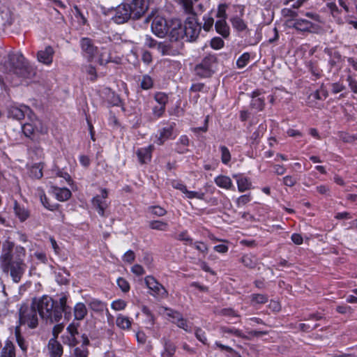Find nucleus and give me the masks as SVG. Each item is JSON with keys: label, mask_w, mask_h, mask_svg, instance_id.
I'll use <instances>...</instances> for the list:
<instances>
[{"label": "nucleus", "mask_w": 357, "mask_h": 357, "mask_svg": "<svg viewBox=\"0 0 357 357\" xmlns=\"http://www.w3.org/2000/svg\"><path fill=\"white\" fill-rule=\"evenodd\" d=\"M32 301L40 317L46 321L59 322L63 313L67 319L71 317V307L67 305V297L65 295L59 298V303L48 296L34 298Z\"/></svg>", "instance_id": "nucleus-2"}, {"label": "nucleus", "mask_w": 357, "mask_h": 357, "mask_svg": "<svg viewBox=\"0 0 357 357\" xmlns=\"http://www.w3.org/2000/svg\"><path fill=\"white\" fill-rule=\"evenodd\" d=\"M268 301V297L266 294H252L250 296V301L252 305L256 304H264Z\"/></svg>", "instance_id": "nucleus-41"}, {"label": "nucleus", "mask_w": 357, "mask_h": 357, "mask_svg": "<svg viewBox=\"0 0 357 357\" xmlns=\"http://www.w3.org/2000/svg\"><path fill=\"white\" fill-rule=\"evenodd\" d=\"M1 357H15V346L10 340H7L1 353Z\"/></svg>", "instance_id": "nucleus-34"}, {"label": "nucleus", "mask_w": 357, "mask_h": 357, "mask_svg": "<svg viewBox=\"0 0 357 357\" xmlns=\"http://www.w3.org/2000/svg\"><path fill=\"white\" fill-rule=\"evenodd\" d=\"M195 337L201 342H202L204 344H206L207 343V338L205 335V332L204 331H202V328H197L196 330H195Z\"/></svg>", "instance_id": "nucleus-57"}, {"label": "nucleus", "mask_w": 357, "mask_h": 357, "mask_svg": "<svg viewBox=\"0 0 357 357\" xmlns=\"http://www.w3.org/2000/svg\"><path fill=\"white\" fill-rule=\"evenodd\" d=\"M169 31H168L169 36L171 40L178 41L180 40H185L184 31L183 24L178 19L170 20Z\"/></svg>", "instance_id": "nucleus-12"}, {"label": "nucleus", "mask_w": 357, "mask_h": 357, "mask_svg": "<svg viewBox=\"0 0 357 357\" xmlns=\"http://www.w3.org/2000/svg\"><path fill=\"white\" fill-rule=\"evenodd\" d=\"M215 31L222 38H227L230 35V28L226 20H218L215 24Z\"/></svg>", "instance_id": "nucleus-21"}, {"label": "nucleus", "mask_w": 357, "mask_h": 357, "mask_svg": "<svg viewBox=\"0 0 357 357\" xmlns=\"http://www.w3.org/2000/svg\"><path fill=\"white\" fill-rule=\"evenodd\" d=\"M87 313L86 306L83 303H77L74 307V315L76 319H82Z\"/></svg>", "instance_id": "nucleus-39"}, {"label": "nucleus", "mask_w": 357, "mask_h": 357, "mask_svg": "<svg viewBox=\"0 0 357 357\" xmlns=\"http://www.w3.org/2000/svg\"><path fill=\"white\" fill-rule=\"evenodd\" d=\"M241 8L240 16L236 15L230 19L232 27L238 32H243L248 29V25L244 20L242 18L244 14V6H238Z\"/></svg>", "instance_id": "nucleus-18"}, {"label": "nucleus", "mask_w": 357, "mask_h": 357, "mask_svg": "<svg viewBox=\"0 0 357 357\" xmlns=\"http://www.w3.org/2000/svg\"><path fill=\"white\" fill-rule=\"evenodd\" d=\"M29 121L22 126V131L27 137H31L36 133H46L47 127L37 118L34 114L29 115Z\"/></svg>", "instance_id": "nucleus-5"}, {"label": "nucleus", "mask_w": 357, "mask_h": 357, "mask_svg": "<svg viewBox=\"0 0 357 357\" xmlns=\"http://www.w3.org/2000/svg\"><path fill=\"white\" fill-rule=\"evenodd\" d=\"M10 72L23 79H31L36 75L35 68H10Z\"/></svg>", "instance_id": "nucleus-24"}, {"label": "nucleus", "mask_w": 357, "mask_h": 357, "mask_svg": "<svg viewBox=\"0 0 357 357\" xmlns=\"http://www.w3.org/2000/svg\"><path fill=\"white\" fill-rule=\"evenodd\" d=\"M43 165L42 163H35L30 168V176L34 178H40L43 177Z\"/></svg>", "instance_id": "nucleus-38"}, {"label": "nucleus", "mask_w": 357, "mask_h": 357, "mask_svg": "<svg viewBox=\"0 0 357 357\" xmlns=\"http://www.w3.org/2000/svg\"><path fill=\"white\" fill-rule=\"evenodd\" d=\"M32 114L30 108L26 105L15 106L11 105L8 108V116L16 120H21L25 115Z\"/></svg>", "instance_id": "nucleus-13"}, {"label": "nucleus", "mask_w": 357, "mask_h": 357, "mask_svg": "<svg viewBox=\"0 0 357 357\" xmlns=\"http://www.w3.org/2000/svg\"><path fill=\"white\" fill-rule=\"evenodd\" d=\"M154 147L153 145H149L147 147L141 148L137 151V155L141 164H146L151 161V153Z\"/></svg>", "instance_id": "nucleus-20"}, {"label": "nucleus", "mask_w": 357, "mask_h": 357, "mask_svg": "<svg viewBox=\"0 0 357 357\" xmlns=\"http://www.w3.org/2000/svg\"><path fill=\"white\" fill-rule=\"evenodd\" d=\"M149 226L151 229L158 231H167L169 227L167 222L162 220H152L149 223Z\"/></svg>", "instance_id": "nucleus-40"}, {"label": "nucleus", "mask_w": 357, "mask_h": 357, "mask_svg": "<svg viewBox=\"0 0 357 357\" xmlns=\"http://www.w3.org/2000/svg\"><path fill=\"white\" fill-rule=\"evenodd\" d=\"M146 287L151 291L154 297L166 298L168 292L162 284L159 283L153 276H146L144 279Z\"/></svg>", "instance_id": "nucleus-9"}, {"label": "nucleus", "mask_w": 357, "mask_h": 357, "mask_svg": "<svg viewBox=\"0 0 357 357\" xmlns=\"http://www.w3.org/2000/svg\"><path fill=\"white\" fill-rule=\"evenodd\" d=\"M185 40L192 42L195 41L199 37L202 26L199 22L198 17L188 16L183 24Z\"/></svg>", "instance_id": "nucleus-4"}, {"label": "nucleus", "mask_w": 357, "mask_h": 357, "mask_svg": "<svg viewBox=\"0 0 357 357\" xmlns=\"http://www.w3.org/2000/svg\"><path fill=\"white\" fill-rule=\"evenodd\" d=\"M192 245H194L195 248L202 253L206 254L208 252V247L203 242H196L193 243Z\"/></svg>", "instance_id": "nucleus-63"}, {"label": "nucleus", "mask_w": 357, "mask_h": 357, "mask_svg": "<svg viewBox=\"0 0 357 357\" xmlns=\"http://www.w3.org/2000/svg\"><path fill=\"white\" fill-rule=\"evenodd\" d=\"M116 324L120 328L126 330L129 329L131 327L132 322L128 317L119 314L116 317Z\"/></svg>", "instance_id": "nucleus-37"}, {"label": "nucleus", "mask_w": 357, "mask_h": 357, "mask_svg": "<svg viewBox=\"0 0 357 357\" xmlns=\"http://www.w3.org/2000/svg\"><path fill=\"white\" fill-rule=\"evenodd\" d=\"M38 310L31 303L30 307L22 305L20 310V325L26 324L31 328H35L38 324Z\"/></svg>", "instance_id": "nucleus-3"}, {"label": "nucleus", "mask_w": 357, "mask_h": 357, "mask_svg": "<svg viewBox=\"0 0 357 357\" xmlns=\"http://www.w3.org/2000/svg\"><path fill=\"white\" fill-rule=\"evenodd\" d=\"M250 59V54L248 52L243 53L236 61L237 67H245L248 64Z\"/></svg>", "instance_id": "nucleus-47"}, {"label": "nucleus", "mask_w": 357, "mask_h": 357, "mask_svg": "<svg viewBox=\"0 0 357 357\" xmlns=\"http://www.w3.org/2000/svg\"><path fill=\"white\" fill-rule=\"evenodd\" d=\"M79 344L76 345L74 349L75 357H87L88 356V345L89 340L88 336L86 334H83L79 339Z\"/></svg>", "instance_id": "nucleus-16"}, {"label": "nucleus", "mask_w": 357, "mask_h": 357, "mask_svg": "<svg viewBox=\"0 0 357 357\" xmlns=\"http://www.w3.org/2000/svg\"><path fill=\"white\" fill-rule=\"evenodd\" d=\"M96 93L102 100L114 105H118L121 102L119 96L108 87H101Z\"/></svg>", "instance_id": "nucleus-14"}, {"label": "nucleus", "mask_w": 357, "mask_h": 357, "mask_svg": "<svg viewBox=\"0 0 357 357\" xmlns=\"http://www.w3.org/2000/svg\"><path fill=\"white\" fill-rule=\"evenodd\" d=\"M237 185L238 191L243 192L251 189L252 183L249 178L241 176L237 178Z\"/></svg>", "instance_id": "nucleus-35"}, {"label": "nucleus", "mask_w": 357, "mask_h": 357, "mask_svg": "<svg viewBox=\"0 0 357 357\" xmlns=\"http://www.w3.org/2000/svg\"><path fill=\"white\" fill-rule=\"evenodd\" d=\"M179 3L183 9L185 14L189 16L197 17V14L195 13L193 6V2L192 0H179Z\"/></svg>", "instance_id": "nucleus-33"}, {"label": "nucleus", "mask_w": 357, "mask_h": 357, "mask_svg": "<svg viewBox=\"0 0 357 357\" xmlns=\"http://www.w3.org/2000/svg\"><path fill=\"white\" fill-rule=\"evenodd\" d=\"M264 130H265V128L262 125H260L259 126L258 129L255 132H253V134L251 137L252 139L255 141L257 140L262 136Z\"/></svg>", "instance_id": "nucleus-64"}, {"label": "nucleus", "mask_w": 357, "mask_h": 357, "mask_svg": "<svg viewBox=\"0 0 357 357\" xmlns=\"http://www.w3.org/2000/svg\"><path fill=\"white\" fill-rule=\"evenodd\" d=\"M149 211L153 215L158 217L164 216L167 213V211L159 206H150L149 208Z\"/></svg>", "instance_id": "nucleus-49"}, {"label": "nucleus", "mask_w": 357, "mask_h": 357, "mask_svg": "<svg viewBox=\"0 0 357 357\" xmlns=\"http://www.w3.org/2000/svg\"><path fill=\"white\" fill-rule=\"evenodd\" d=\"M126 306V303L121 299L116 300L112 302V307L115 310H123Z\"/></svg>", "instance_id": "nucleus-58"}, {"label": "nucleus", "mask_w": 357, "mask_h": 357, "mask_svg": "<svg viewBox=\"0 0 357 357\" xmlns=\"http://www.w3.org/2000/svg\"><path fill=\"white\" fill-rule=\"evenodd\" d=\"M6 65L10 67H22L29 65V63L26 60L22 53L13 52L8 54Z\"/></svg>", "instance_id": "nucleus-15"}, {"label": "nucleus", "mask_w": 357, "mask_h": 357, "mask_svg": "<svg viewBox=\"0 0 357 357\" xmlns=\"http://www.w3.org/2000/svg\"><path fill=\"white\" fill-rule=\"evenodd\" d=\"M53 193L60 202L68 200L71 197V192L66 188L52 187Z\"/></svg>", "instance_id": "nucleus-27"}, {"label": "nucleus", "mask_w": 357, "mask_h": 357, "mask_svg": "<svg viewBox=\"0 0 357 357\" xmlns=\"http://www.w3.org/2000/svg\"><path fill=\"white\" fill-rule=\"evenodd\" d=\"M170 20L160 16H155L151 23V31L158 38H164L168 34Z\"/></svg>", "instance_id": "nucleus-6"}, {"label": "nucleus", "mask_w": 357, "mask_h": 357, "mask_svg": "<svg viewBox=\"0 0 357 357\" xmlns=\"http://www.w3.org/2000/svg\"><path fill=\"white\" fill-rule=\"evenodd\" d=\"M40 201L43 204V205L47 209L50 210V211H54L55 208H56V206L55 205H51L50 203H49V200L47 199V197H46V195L45 194H43L40 195Z\"/></svg>", "instance_id": "nucleus-61"}, {"label": "nucleus", "mask_w": 357, "mask_h": 357, "mask_svg": "<svg viewBox=\"0 0 357 357\" xmlns=\"http://www.w3.org/2000/svg\"><path fill=\"white\" fill-rule=\"evenodd\" d=\"M153 86V81L151 77L144 75L141 82V87L143 89L147 90Z\"/></svg>", "instance_id": "nucleus-55"}, {"label": "nucleus", "mask_w": 357, "mask_h": 357, "mask_svg": "<svg viewBox=\"0 0 357 357\" xmlns=\"http://www.w3.org/2000/svg\"><path fill=\"white\" fill-rule=\"evenodd\" d=\"M339 137L344 142H347V143H352L354 141L357 140V136L350 135V134L344 132H340Z\"/></svg>", "instance_id": "nucleus-52"}, {"label": "nucleus", "mask_w": 357, "mask_h": 357, "mask_svg": "<svg viewBox=\"0 0 357 357\" xmlns=\"http://www.w3.org/2000/svg\"><path fill=\"white\" fill-rule=\"evenodd\" d=\"M117 284L123 292H128L130 290L129 283L124 278H119L117 280Z\"/></svg>", "instance_id": "nucleus-56"}, {"label": "nucleus", "mask_w": 357, "mask_h": 357, "mask_svg": "<svg viewBox=\"0 0 357 357\" xmlns=\"http://www.w3.org/2000/svg\"><path fill=\"white\" fill-rule=\"evenodd\" d=\"M54 51L50 46L46 47L44 50L37 53V59L43 65L49 66L52 62Z\"/></svg>", "instance_id": "nucleus-17"}, {"label": "nucleus", "mask_w": 357, "mask_h": 357, "mask_svg": "<svg viewBox=\"0 0 357 357\" xmlns=\"http://www.w3.org/2000/svg\"><path fill=\"white\" fill-rule=\"evenodd\" d=\"M154 99L160 106L166 108V105L168 102V96L163 92H157L154 95Z\"/></svg>", "instance_id": "nucleus-44"}, {"label": "nucleus", "mask_w": 357, "mask_h": 357, "mask_svg": "<svg viewBox=\"0 0 357 357\" xmlns=\"http://www.w3.org/2000/svg\"><path fill=\"white\" fill-rule=\"evenodd\" d=\"M214 181L215 184L221 188L229 190L231 189V187L233 186L231 179L227 176H218L217 177L215 178Z\"/></svg>", "instance_id": "nucleus-29"}, {"label": "nucleus", "mask_w": 357, "mask_h": 357, "mask_svg": "<svg viewBox=\"0 0 357 357\" xmlns=\"http://www.w3.org/2000/svg\"><path fill=\"white\" fill-rule=\"evenodd\" d=\"M189 139L186 135H182L176 143L175 151L179 154H183L188 151Z\"/></svg>", "instance_id": "nucleus-28"}, {"label": "nucleus", "mask_w": 357, "mask_h": 357, "mask_svg": "<svg viewBox=\"0 0 357 357\" xmlns=\"http://www.w3.org/2000/svg\"><path fill=\"white\" fill-rule=\"evenodd\" d=\"M175 324L178 327L185 330V331H190V328H189L187 324V320L183 319V316H181V317L179 318V319L175 322Z\"/></svg>", "instance_id": "nucleus-62"}, {"label": "nucleus", "mask_w": 357, "mask_h": 357, "mask_svg": "<svg viewBox=\"0 0 357 357\" xmlns=\"http://www.w3.org/2000/svg\"><path fill=\"white\" fill-rule=\"evenodd\" d=\"M96 63L100 66H105L110 62V56L105 49L100 50L91 43V63Z\"/></svg>", "instance_id": "nucleus-11"}, {"label": "nucleus", "mask_w": 357, "mask_h": 357, "mask_svg": "<svg viewBox=\"0 0 357 357\" xmlns=\"http://www.w3.org/2000/svg\"><path fill=\"white\" fill-rule=\"evenodd\" d=\"M164 344V351L162 352L163 357H173L176 349V345L169 339L163 337L162 339Z\"/></svg>", "instance_id": "nucleus-26"}, {"label": "nucleus", "mask_w": 357, "mask_h": 357, "mask_svg": "<svg viewBox=\"0 0 357 357\" xmlns=\"http://www.w3.org/2000/svg\"><path fill=\"white\" fill-rule=\"evenodd\" d=\"M91 310L100 314H102L105 311L108 312L106 305L97 299L91 301Z\"/></svg>", "instance_id": "nucleus-36"}, {"label": "nucleus", "mask_w": 357, "mask_h": 357, "mask_svg": "<svg viewBox=\"0 0 357 357\" xmlns=\"http://www.w3.org/2000/svg\"><path fill=\"white\" fill-rule=\"evenodd\" d=\"M14 211L20 221H25L29 217V211L24 206H20L17 201L14 202Z\"/></svg>", "instance_id": "nucleus-31"}, {"label": "nucleus", "mask_w": 357, "mask_h": 357, "mask_svg": "<svg viewBox=\"0 0 357 357\" xmlns=\"http://www.w3.org/2000/svg\"><path fill=\"white\" fill-rule=\"evenodd\" d=\"M67 331L69 333V336L66 337V339L63 340V343L72 347L79 344V338L76 337V335H78L77 327L73 324H70L67 327Z\"/></svg>", "instance_id": "nucleus-19"}, {"label": "nucleus", "mask_w": 357, "mask_h": 357, "mask_svg": "<svg viewBox=\"0 0 357 357\" xmlns=\"http://www.w3.org/2000/svg\"><path fill=\"white\" fill-rule=\"evenodd\" d=\"M128 6L130 8V12L133 20L141 18L146 12L149 6V0H132Z\"/></svg>", "instance_id": "nucleus-10"}, {"label": "nucleus", "mask_w": 357, "mask_h": 357, "mask_svg": "<svg viewBox=\"0 0 357 357\" xmlns=\"http://www.w3.org/2000/svg\"><path fill=\"white\" fill-rule=\"evenodd\" d=\"M187 197L189 199L197 198L199 199H203L204 198V193L195 191H189L187 190L185 192Z\"/></svg>", "instance_id": "nucleus-59"}, {"label": "nucleus", "mask_w": 357, "mask_h": 357, "mask_svg": "<svg viewBox=\"0 0 357 357\" xmlns=\"http://www.w3.org/2000/svg\"><path fill=\"white\" fill-rule=\"evenodd\" d=\"M241 261L244 264V266L250 268H254L256 265V261L251 255H246L243 256L241 259Z\"/></svg>", "instance_id": "nucleus-46"}, {"label": "nucleus", "mask_w": 357, "mask_h": 357, "mask_svg": "<svg viewBox=\"0 0 357 357\" xmlns=\"http://www.w3.org/2000/svg\"><path fill=\"white\" fill-rule=\"evenodd\" d=\"M165 109L166 108L163 107L162 106H160V105H156V106L153 107L152 109V114H153V119H158L160 118L164 114V113L165 112Z\"/></svg>", "instance_id": "nucleus-53"}, {"label": "nucleus", "mask_w": 357, "mask_h": 357, "mask_svg": "<svg viewBox=\"0 0 357 357\" xmlns=\"http://www.w3.org/2000/svg\"><path fill=\"white\" fill-rule=\"evenodd\" d=\"M107 190L101 189L100 195L95 196L91 201L93 208L102 217L107 216L105 212L109 206V204L107 202Z\"/></svg>", "instance_id": "nucleus-8"}, {"label": "nucleus", "mask_w": 357, "mask_h": 357, "mask_svg": "<svg viewBox=\"0 0 357 357\" xmlns=\"http://www.w3.org/2000/svg\"><path fill=\"white\" fill-rule=\"evenodd\" d=\"M260 95L261 92L259 90L255 91L252 93L251 106L258 110H262L265 105L264 99L259 97Z\"/></svg>", "instance_id": "nucleus-30"}, {"label": "nucleus", "mask_w": 357, "mask_h": 357, "mask_svg": "<svg viewBox=\"0 0 357 357\" xmlns=\"http://www.w3.org/2000/svg\"><path fill=\"white\" fill-rule=\"evenodd\" d=\"M228 8V4L226 3H222L218 4L217 13L215 17L219 18V20H227V9Z\"/></svg>", "instance_id": "nucleus-43"}, {"label": "nucleus", "mask_w": 357, "mask_h": 357, "mask_svg": "<svg viewBox=\"0 0 357 357\" xmlns=\"http://www.w3.org/2000/svg\"><path fill=\"white\" fill-rule=\"evenodd\" d=\"M218 314L225 317H238L239 315L232 308H223L218 312Z\"/></svg>", "instance_id": "nucleus-54"}, {"label": "nucleus", "mask_w": 357, "mask_h": 357, "mask_svg": "<svg viewBox=\"0 0 357 357\" xmlns=\"http://www.w3.org/2000/svg\"><path fill=\"white\" fill-rule=\"evenodd\" d=\"M220 149L221 152V160L222 163L225 165L228 164L231 160V154L229 149L225 146H221Z\"/></svg>", "instance_id": "nucleus-48"}, {"label": "nucleus", "mask_w": 357, "mask_h": 357, "mask_svg": "<svg viewBox=\"0 0 357 357\" xmlns=\"http://www.w3.org/2000/svg\"><path fill=\"white\" fill-rule=\"evenodd\" d=\"M211 12L212 11H211L208 14H205L203 16L204 24H203L202 28L206 32L210 31L212 29L213 24H214V19L211 15Z\"/></svg>", "instance_id": "nucleus-42"}, {"label": "nucleus", "mask_w": 357, "mask_h": 357, "mask_svg": "<svg viewBox=\"0 0 357 357\" xmlns=\"http://www.w3.org/2000/svg\"><path fill=\"white\" fill-rule=\"evenodd\" d=\"M295 29L301 32H308L313 27V24L305 19H296L291 26Z\"/></svg>", "instance_id": "nucleus-23"}, {"label": "nucleus", "mask_w": 357, "mask_h": 357, "mask_svg": "<svg viewBox=\"0 0 357 357\" xmlns=\"http://www.w3.org/2000/svg\"><path fill=\"white\" fill-rule=\"evenodd\" d=\"M15 336L19 347L21 348L22 351H26L27 349V347L25 344L24 340L20 335L19 326H17L15 328Z\"/></svg>", "instance_id": "nucleus-50"}, {"label": "nucleus", "mask_w": 357, "mask_h": 357, "mask_svg": "<svg viewBox=\"0 0 357 357\" xmlns=\"http://www.w3.org/2000/svg\"><path fill=\"white\" fill-rule=\"evenodd\" d=\"M175 123L168 126L167 127L163 128L160 131L159 137H157L155 143L158 145H162L164 142L168 139L172 135L173 129Z\"/></svg>", "instance_id": "nucleus-25"}, {"label": "nucleus", "mask_w": 357, "mask_h": 357, "mask_svg": "<svg viewBox=\"0 0 357 357\" xmlns=\"http://www.w3.org/2000/svg\"><path fill=\"white\" fill-rule=\"evenodd\" d=\"M195 74L201 78L210 77L214 73L211 68H194Z\"/></svg>", "instance_id": "nucleus-45"}, {"label": "nucleus", "mask_w": 357, "mask_h": 357, "mask_svg": "<svg viewBox=\"0 0 357 357\" xmlns=\"http://www.w3.org/2000/svg\"><path fill=\"white\" fill-rule=\"evenodd\" d=\"M114 13L112 20L118 24H123L130 19H132L130 8L128 6V3H121L116 8Z\"/></svg>", "instance_id": "nucleus-7"}, {"label": "nucleus", "mask_w": 357, "mask_h": 357, "mask_svg": "<svg viewBox=\"0 0 357 357\" xmlns=\"http://www.w3.org/2000/svg\"><path fill=\"white\" fill-rule=\"evenodd\" d=\"M220 331L222 333H229L235 335L236 337H241L245 340H250V337L248 335H245L242 331L235 328H229L227 326H222L220 327Z\"/></svg>", "instance_id": "nucleus-32"}, {"label": "nucleus", "mask_w": 357, "mask_h": 357, "mask_svg": "<svg viewBox=\"0 0 357 357\" xmlns=\"http://www.w3.org/2000/svg\"><path fill=\"white\" fill-rule=\"evenodd\" d=\"M48 349L52 357H61L63 354V347L55 338L50 340Z\"/></svg>", "instance_id": "nucleus-22"}, {"label": "nucleus", "mask_w": 357, "mask_h": 357, "mask_svg": "<svg viewBox=\"0 0 357 357\" xmlns=\"http://www.w3.org/2000/svg\"><path fill=\"white\" fill-rule=\"evenodd\" d=\"M167 315L173 319L172 321L174 323L178 320L182 316L180 312L171 309H167Z\"/></svg>", "instance_id": "nucleus-60"}, {"label": "nucleus", "mask_w": 357, "mask_h": 357, "mask_svg": "<svg viewBox=\"0 0 357 357\" xmlns=\"http://www.w3.org/2000/svg\"><path fill=\"white\" fill-rule=\"evenodd\" d=\"M224 45L225 42L220 37H214L211 40V47L214 50H220Z\"/></svg>", "instance_id": "nucleus-51"}, {"label": "nucleus", "mask_w": 357, "mask_h": 357, "mask_svg": "<svg viewBox=\"0 0 357 357\" xmlns=\"http://www.w3.org/2000/svg\"><path fill=\"white\" fill-rule=\"evenodd\" d=\"M26 255L24 248L15 245L13 242L6 241L2 245L0 256L1 266L3 273L9 274L13 281L19 283L27 268L24 261Z\"/></svg>", "instance_id": "nucleus-1"}]
</instances>
